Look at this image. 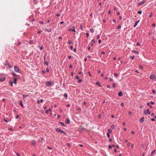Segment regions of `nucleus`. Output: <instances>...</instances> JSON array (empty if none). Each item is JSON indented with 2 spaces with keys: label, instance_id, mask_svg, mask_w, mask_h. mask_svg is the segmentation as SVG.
Segmentation results:
<instances>
[{
  "label": "nucleus",
  "instance_id": "nucleus-9",
  "mask_svg": "<svg viewBox=\"0 0 156 156\" xmlns=\"http://www.w3.org/2000/svg\"><path fill=\"white\" fill-rule=\"evenodd\" d=\"M140 21L139 20H138L137 21H136V22L135 23V24L134 26V27H136V26L137 25V24H138V23H139Z\"/></svg>",
  "mask_w": 156,
  "mask_h": 156
},
{
  "label": "nucleus",
  "instance_id": "nucleus-41",
  "mask_svg": "<svg viewBox=\"0 0 156 156\" xmlns=\"http://www.w3.org/2000/svg\"><path fill=\"white\" fill-rule=\"evenodd\" d=\"M82 81V80L81 79H79L78 80V82L79 83L81 82Z\"/></svg>",
  "mask_w": 156,
  "mask_h": 156
},
{
  "label": "nucleus",
  "instance_id": "nucleus-64",
  "mask_svg": "<svg viewBox=\"0 0 156 156\" xmlns=\"http://www.w3.org/2000/svg\"><path fill=\"white\" fill-rule=\"evenodd\" d=\"M152 92L153 93H155V90H153L152 91Z\"/></svg>",
  "mask_w": 156,
  "mask_h": 156
},
{
  "label": "nucleus",
  "instance_id": "nucleus-56",
  "mask_svg": "<svg viewBox=\"0 0 156 156\" xmlns=\"http://www.w3.org/2000/svg\"><path fill=\"white\" fill-rule=\"evenodd\" d=\"M101 71L100 70H98V73H101Z\"/></svg>",
  "mask_w": 156,
  "mask_h": 156
},
{
  "label": "nucleus",
  "instance_id": "nucleus-4",
  "mask_svg": "<svg viewBox=\"0 0 156 156\" xmlns=\"http://www.w3.org/2000/svg\"><path fill=\"white\" fill-rule=\"evenodd\" d=\"M145 2V1L144 0H143L141 2H140L138 3V5L139 6H140L141 5L144 4Z\"/></svg>",
  "mask_w": 156,
  "mask_h": 156
},
{
  "label": "nucleus",
  "instance_id": "nucleus-14",
  "mask_svg": "<svg viewBox=\"0 0 156 156\" xmlns=\"http://www.w3.org/2000/svg\"><path fill=\"white\" fill-rule=\"evenodd\" d=\"M95 41L93 39L91 41V46H92L93 45V44L95 43Z\"/></svg>",
  "mask_w": 156,
  "mask_h": 156
},
{
  "label": "nucleus",
  "instance_id": "nucleus-35",
  "mask_svg": "<svg viewBox=\"0 0 156 156\" xmlns=\"http://www.w3.org/2000/svg\"><path fill=\"white\" fill-rule=\"evenodd\" d=\"M97 39H98L100 38V35H97Z\"/></svg>",
  "mask_w": 156,
  "mask_h": 156
},
{
  "label": "nucleus",
  "instance_id": "nucleus-33",
  "mask_svg": "<svg viewBox=\"0 0 156 156\" xmlns=\"http://www.w3.org/2000/svg\"><path fill=\"white\" fill-rule=\"evenodd\" d=\"M113 87H116V85L115 83H113L112 85Z\"/></svg>",
  "mask_w": 156,
  "mask_h": 156
},
{
  "label": "nucleus",
  "instance_id": "nucleus-52",
  "mask_svg": "<svg viewBox=\"0 0 156 156\" xmlns=\"http://www.w3.org/2000/svg\"><path fill=\"white\" fill-rule=\"evenodd\" d=\"M43 49V46H41V48H40V49L41 50H42Z\"/></svg>",
  "mask_w": 156,
  "mask_h": 156
},
{
  "label": "nucleus",
  "instance_id": "nucleus-31",
  "mask_svg": "<svg viewBox=\"0 0 156 156\" xmlns=\"http://www.w3.org/2000/svg\"><path fill=\"white\" fill-rule=\"evenodd\" d=\"M121 27V26L120 25H119L117 27V29H119Z\"/></svg>",
  "mask_w": 156,
  "mask_h": 156
},
{
  "label": "nucleus",
  "instance_id": "nucleus-45",
  "mask_svg": "<svg viewBox=\"0 0 156 156\" xmlns=\"http://www.w3.org/2000/svg\"><path fill=\"white\" fill-rule=\"evenodd\" d=\"M46 71L47 72H48L49 71V70L48 68H47L46 69Z\"/></svg>",
  "mask_w": 156,
  "mask_h": 156
},
{
  "label": "nucleus",
  "instance_id": "nucleus-23",
  "mask_svg": "<svg viewBox=\"0 0 156 156\" xmlns=\"http://www.w3.org/2000/svg\"><path fill=\"white\" fill-rule=\"evenodd\" d=\"M9 83H10V84L11 86L12 87L13 86V82L12 81H10L9 82Z\"/></svg>",
  "mask_w": 156,
  "mask_h": 156
},
{
  "label": "nucleus",
  "instance_id": "nucleus-40",
  "mask_svg": "<svg viewBox=\"0 0 156 156\" xmlns=\"http://www.w3.org/2000/svg\"><path fill=\"white\" fill-rule=\"evenodd\" d=\"M86 34V36L87 37H88L89 36V34L88 33H87Z\"/></svg>",
  "mask_w": 156,
  "mask_h": 156
},
{
  "label": "nucleus",
  "instance_id": "nucleus-19",
  "mask_svg": "<svg viewBox=\"0 0 156 156\" xmlns=\"http://www.w3.org/2000/svg\"><path fill=\"white\" fill-rule=\"evenodd\" d=\"M96 84L97 85H98V86L99 87H101V84L99 83V82H98L96 83Z\"/></svg>",
  "mask_w": 156,
  "mask_h": 156
},
{
  "label": "nucleus",
  "instance_id": "nucleus-49",
  "mask_svg": "<svg viewBox=\"0 0 156 156\" xmlns=\"http://www.w3.org/2000/svg\"><path fill=\"white\" fill-rule=\"evenodd\" d=\"M44 101L43 99H41L40 100V102L41 103H42Z\"/></svg>",
  "mask_w": 156,
  "mask_h": 156
},
{
  "label": "nucleus",
  "instance_id": "nucleus-58",
  "mask_svg": "<svg viewBox=\"0 0 156 156\" xmlns=\"http://www.w3.org/2000/svg\"><path fill=\"white\" fill-rule=\"evenodd\" d=\"M150 105V103L149 102H148L147 103V105L148 106Z\"/></svg>",
  "mask_w": 156,
  "mask_h": 156
},
{
  "label": "nucleus",
  "instance_id": "nucleus-57",
  "mask_svg": "<svg viewBox=\"0 0 156 156\" xmlns=\"http://www.w3.org/2000/svg\"><path fill=\"white\" fill-rule=\"evenodd\" d=\"M101 42V41L100 39L98 41V43H100Z\"/></svg>",
  "mask_w": 156,
  "mask_h": 156
},
{
  "label": "nucleus",
  "instance_id": "nucleus-16",
  "mask_svg": "<svg viewBox=\"0 0 156 156\" xmlns=\"http://www.w3.org/2000/svg\"><path fill=\"white\" fill-rule=\"evenodd\" d=\"M5 66H7V65H8L9 67H10V66H9V62H8L7 60L5 62Z\"/></svg>",
  "mask_w": 156,
  "mask_h": 156
},
{
  "label": "nucleus",
  "instance_id": "nucleus-54",
  "mask_svg": "<svg viewBox=\"0 0 156 156\" xmlns=\"http://www.w3.org/2000/svg\"><path fill=\"white\" fill-rule=\"evenodd\" d=\"M155 26V23H153V24H152V26L153 27H154V26Z\"/></svg>",
  "mask_w": 156,
  "mask_h": 156
},
{
  "label": "nucleus",
  "instance_id": "nucleus-28",
  "mask_svg": "<svg viewBox=\"0 0 156 156\" xmlns=\"http://www.w3.org/2000/svg\"><path fill=\"white\" fill-rule=\"evenodd\" d=\"M108 133H111V132H112V130L111 129H108Z\"/></svg>",
  "mask_w": 156,
  "mask_h": 156
},
{
  "label": "nucleus",
  "instance_id": "nucleus-22",
  "mask_svg": "<svg viewBox=\"0 0 156 156\" xmlns=\"http://www.w3.org/2000/svg\"><path fill=\"white\" fill-rule=\"evenodd\" d=\"M33 2H34V3L36 4H37L38 3V2L37 0H34Z\"/></svg>",
  "mask_w": 156,
  "mask_h": 156
},
{
  "label": "nucleus",
  "instance_id": "nucleus-29",
  "mask_svg": "<svg viewBox=\"0 0 156 156\" xmlns=\"http://www.w3.org/2000/svg\"><path fill=\"white\" fill-rule=\"evenodd\" d=\"M107 135L108 136V137L109 138L110 137V134L109 133H107Z\"/></svg>",
  "mask_w": 156,
  "mask_h": 156
},
{
  "label": "nucleus",
  "instance_id": "nucleus-8",
  "mask_svg": "<svg viewBox=\"0 0 156 156\" xmlns=\"http://www.w3.org/2000/svg\"><path fill=\"white\" fill-rule=\"evenodd\" d=\"M20 105L23 108L24 107L23 104L22 103V100H20L19 101Z\"/></svg>",
  "mask_w": 156,
  "mask_h": 156
},
{
  "label": "nucleus",
  "instance_id": "nucleus-7",
  "mask_svg": "<svg viewBox=\"0 0 156 156\" xmlns=\"http://www.w3.org/2000/svg\"><path fill=\"white\" fill-rule=\"evenodd\" d=\"M39 141L41 143H43L44 142V140L43 138H40L39 139Z\"/></svg>",
  "mask_w": 156,
  "mask_h": 156
},
{
  "label": "nucleus",
  "instance_id": "nucleus-20",
  "mask_svg": "<svg viewBox=\"0 0 156 156\" xmlns=\"http://www.w3.org/2000/svg\"><path fill=\"white\" fill-rule=\"evenodd\" d=\"M51 111V109H50V108H49L48 110H46V111H45V113H47L49 111Z\"/></svg>",
  "mask_w": 156,
  "mask_h": 156
},
{
  "label": "nucleus",
  "instance_id": "nucleus-60",
  "mask_svg": "<svg viewBox=\"0 0 156 156\" xmlns=\"http://www.w3.org/2000/svg\"><path fill=\"white\" fill-rule=\"evenodd\" d=\"M60 123H61V124L62 125H63V126H64V123L63 122H60Z\"/></svg>",
  "mask_w": 156,
  "mask_h": 156
},
{
  "label": "nucleus",
  "instance_id": "nucleus-27",
  "mask_svg": "<svg viewBox=\"0 0 156 156\" xmlns=\"http://www.w3.org/2000/svg\"><path fill=\"white\" fill-rule=\"evenodd\" d=\"M142 13V11H138L137 12V13L139 14H141Z\"/></svg>",
  "mask_w": 156,
  "mask_h": 156
},
{
  "label": "nucleus",
  "instance_id": "nucleus-50",
  "mask_svg": "<svg viewBox=\"0 0 156 156\" xmlns=\"http://www.w3.org/2000/svg\"><path fill=\"white\" fill-rule=\"evenodd\" d=\"M21 42H19V43L17 44V45H18H18H20V44H21Z\"/></svg>",
  "mask_w": 156,
  "mask_h": 156
},
{
  "label": "nucleus",
  "instance_id": "nucleus-44",
  "mask_svg": "<svg viewBox=\"0 0 156 156\" xmlns=\"http://www.w3.org/2000/svg\"><path fill=\"white\" fill-rule=\"evenodd\" d=\"M127 145L128 146H129L130 145V144L129 143H127Z\"/></svg>",
  "mask_w": 156,
  "mask_h": 156
},
{
  "label": "nucleus",
  "instance_id": "nucleus-17",
  "mask_svg": "<svg viewBox=\"0 0 156 156\" xmlns=\"http://www.w3.org/2000/svg\"><path fill=\"white\" fill-rule=\"evenodd\" d=\"M73 30H72V31H73V32H76V30H75V27L74 26H73Z\"/></svg>",
  "mask_w": 156,
  "mask_h": 156
},
{
  "label": "nucleus",
  "instance_id": "nucleus-62",
  "mask_svg": "<svg viewBox=\"0 0 156 156\" xmlns=\"http://www.w3.org/2000/svg\"><path fill=\"white\" fill-rule=\"evenodd\" d=\"M154 103L152 101L151 102V104L152 105H153V104H154Z\"/></svg>",
  "mask_w": 156,
  "mask_h": 156
},
{
  "label": "nucleus",
  "instance_id": "nucleus-11",
  "mask_svg": "<svg viewBox=\"0 0 156 156\" xmlns=\"http://www.w3.org/2000/svg\"><path fill=\"white\" fill-rule=\"evenodd\" d=\"M17 81V79L16 78H14L13 79V82L15 83V84L16 83Z\"/></svg>",
  "mask_w": 156,
  "mask_h": 156
},
{
  "label": "nucleus",
  "instance_id": "nucleus-55",
  "mask_svg": "<svg viewBox=\"0 0 156 156\" xmlns=\"http://www.w3.org/2000/svg\"><path fill=\"white\" fill-rule=\"evenodd\" d=\"M68 57L69 59H71L72 58L71 56V55L69 56Z\"/></svg>",
  "mask_w": 156,
  "mask_h": 156
},
{
  "label": "nucleus",
  "instance_id": "nucleus-1",
  "mask_svg": "<svg viewBox=\"0 0 156 156\" xmlns=\"http://www.w3.org/2000/svg\"><path fill=\"white\" fill-rule=\"evenodd\" d=\"M14 69L15 72L17 73H20V70L18 66H14Z\"/></svg>",
  "mask_w": 156,
  "mask_h": 156
},
{
  "label": "nucleus",
  "instance_id": "nucleus-15",
  "mask_svg": "<svg viewBox=\"0 0 156 156\" xmlns=\"http://www.w3.org/2000/svg\"><path fill=\"white\" fill-rule=\"evenodd\" d=\"M66 122L67 124H69L70 122V120L69 119H68L66 120Z\"/></svg>",
  "mask_w": 156,
  "mask_h": 156
},
{
  "label": "nucleus",
  "instance_id": "nucleus-12",
  "mask_svg": "<svg viewBox=\"0 0 156 156\" xmlns=\"http://www.w3.org/2000/svg\"><path fill=\"white\" fill-rule=\"evenodd\" d=\"M45 30L47 31L48 32H50L51 31V28L50 29H46Z\"/></svg>",
  "mask_w": 156,
  "mask_h": 156
},
{
  "label": "nucleus",
  "instance_id": "nucleus-46",
  "mask_svg": "<svg viewBox=\"0 0 156 156\" xmlns=\"http://www.w3.org/2000/svg\"><path fill=\"white\" fill-rule=\"evenodd\" d=\"M76 79H79V76H76Z\"/></svg>",
  "mask_w": 156,
  "mask_h": 156
},
{
  "label": "nucleus",
  "instance_id": "nucleus-6",
  "mask_svg": "<svg viewBox=\"0 0 156 156\" xmlns=\"http://www.w3.org/2000/svg\"><path fill=\"white\" fill-rule=\"evenodd\" d=\"M144 117H143L142 118H141L140 119V123H142L143 122H144Z\"/></svg>",
  "mask_w": 156,
  "mask_h": 156
},
{
  "label": "nucleus",
  "instance_id": "nucleus-36",
  "mask_svg": "<svg viewBox=\"0 0 156 156\" xmlns=\"http://www.w3.org/2000/svg\"><path fill=\"white\" fill-rule=\"evenodd\" d=\"M72 43V42L71 41H69V44H71Z\"/></svg>",
  "mask_w": 156,
  "mask_h": 156
},
{
  "label": "nucleus",
  "instance_id": "nucleus-10",
  "mask_svg": "<svg viewBox=\"0 0 156 156\" xmlns=\"http://www.w3.org/2000/svg\"><path fill=\"white\" fill-rule=\"evenodd\" d=\"M51 81H48L46 82V84L47 86H49L51 85Z\"/></svg>",
  "mask_w": 156,
  "mask_h": 156
},
{
  "label": "nucleus",
  "instance_id": "nucleus-25",
  "mask_svg": "<svg viewBox=\"0 0 156 156\" xmlns=\"http://www.w3.org/2000/svg\"><path fill=\"white\" fill-rule=\"evenodd\" d=\"M147 113H148V114H150V111L148 109H147Z\"/></svg>",
  "mask_w": 156,
  "mask_h": 156
},
{
  "label": "nucleus",
  "instance_id": "nucleus-37",
  "mask_svg": "<svg viewBox=\"0 0 156 156\" xmlns=\"http://www.w3.org/2000/svg\"><path fill=\"white\" fill-rule=\"evenodd\" d=\"M134 58V56H132L131 57H130V58L131 59H133V58Z\"/></svg>",
  "mask_w": 156,
  "mask_h": 156
},
{
  "label": "nucleus",
  "instance_id": "nucleus-38",
  "mask_svg": "<svg viewBox=\"0 0 156 156\" xmlns=\"http://www.w3.org/2000/svg\"><path fill=\"white\" fill-rule=\"evenodd\" d=\"M121 105L122 106H123L124 105V104L123 103V102L121 104Z\"/></svg>",
  "mask_w": 156,
  "mask_h": 156
},
{
  "label": "nucleus",
  "instance_id": "nucleus-5",
  "mask_svg": "<svg viewBox=\"0 0 156 156\" xmlns=\"http://www.w3.org/2000/svg\"><path fill=\"white\" fill-rule=\"evenodd\" d=\"M5 77H0V81L2 82L5 80Z\"/></svg>",
  "mask_w": 156,
  "mask_h": 156
},
{
  "label": "nucleus",
  "instance_id": "nucleus-21",
  "mask_svg": "<svg viewBox=\"0 0 156 156\" xmlns=\"http://www.w3.org/2000/svg\"><path fill=\"white\" fill-rule=\"evenodd\" d=\"M28 96V95L23 94V98H26Z\"/></svg>",
  "mask_w": 156,
  "mask_h": 156
},
{
  "label": "nucleus",
  "instance_id": "nucleus-47",
  "mask_svg": "<svg viewBox=\"0 0 156 156\" xmlns=\"http://www.w3.org/2000/svg\"><path fill=\"white\" fill-rule=\"evenodd\" d=\"M16 155H17V156H20L19 154V153H16Z\"/></svg>",
  "mask_w": 156,
  "mask_h": 156
},
{
  "label": "nucleus",
  "instance_id": "nucleus-53",
  "mask_svg": "<svg viewBox=\"0 0 156 156\" xmlns=\"http://www.w3.org/2000/svg\"><path fill=\"white\" fill-rule=\"evenodd\" d=\"M136 45L137 46H140V44L139 43H137L136 44Z\"/></svg>",
  "mask_w": 156,
  "mask_h": 156
},
{
  "label": "nucleus",
  "instance_id": "nucleus-43",
  "mask_svg": "<svg viewBox=\"0 0 156 156\" xmlns=\"http://www.w3.org/2000/svg\"><path fill=\"white\" fill-rule=\"evenodd\" d=\"M108 147L110 149H111L112 148V146L111 145H109Z\"/></svg>",
  "mask_w": 156,
  "mask_h": 156
},
{
  "label": "nucleus",
  "instance_id": "nucleus-2",
  "mask_svg": "<svg viewBox=\"0 0 156 156\" xmlns=\"http://www.w3.org/2000/svg\"><path fill=\"white\" fill-rule=\"evenodd\" d=\"M150 78L152 80L156 79V76L154 75H152L150 76Z\"/></svg>",
  "mask_w": 156,
  "mask_h": 156
},
{
  "label": "nucleus",
  "instance_id": "nucleus-51",
  "mask_svg": "<svg viewBox=\"0 0 156 156\" xmlns=\"http://www.w3.org/2000/svg\"><path fill=\"white\" fill-rule=\"evenodd\" d=\"M70 49H71V50H72L73 48V46H71L70 47Z\"/></svg>",
  "mask_w": 156,
  "mask_h": 156
},
{
  "label": "nucleus",
  "instance_id": "nucleus-13",
  "mask_svg": "<svg viewBox=\"0 0 156 156\" xmlns=\"http://www.w3.org/2000/svg\"><path fill=\"white\" fill-rule=\"evenodd\" d=\"M118 95L119 96H121L122 95V93L121 91H120L118 94Z\"/></svg>",
  "mask_w": 156,
  "mask_h": 156
},
{
  "label": "nucleus",
  "instance_id": "nucleus-24",
  "mask_svg": "<svg viewBox=\"0 0 156 156\" xmlns=\"http://www.w3.org/2000/svg\"><path fill=\"white\" fill-rule=\"evenodd\" d=\"M155 151V150H154V151H153L151 153V156H152L154 154Z\"/></svg>",
  "mask_w": 156,
  "mask_h": 156
},
{
  "label": "nucleus",
  "instance_id": "nucleus-42",
  "mask_svg": "<svg viewBox=\"0 0 156 156\" xmlns=\"http://www.w3.org/2000/svg\"><path fill=\"white\" fill-rule=\"evenodd\" d=\"M139 67L141 68V69H143V66L142 65H140L139 66Z\"/></svg>",
  "mask_w": 156,
  "mask_h": 156
},
{
  "label": "nucleus",
  "instance_id": "nucleus-61",
  "mask_svg": "<svg viewBox=\"0 0 156 156\" xmlns=\"http://www.w3.org/2000/svg\"><path fill=\"white\" fill-rule=\"evenodd\" d=\"M69 67L70 68H72L73 67L71 65H70L69 66Z\"/></svg>",
  "mask_w": 156,
  "mask_h": 156
},
{
  "label": "nucleus",
  "instance_id": "nucleus-63",
  "mask_svg": "<svg viewBox=\"0 0 156 156\" xmlns=\"http://www.w3.org/2000/svg\"><path fill=\"white\" fill-rule=\"evenodd\" d=\"M107 87L108 88H110V85H108L107 86Z\"/></svg>",
  "mask_w": 156,
  "mask_h": 156
},
{
  "label": "nucleus",
  "instance_id": "nucleus-26",
  "mask_svg": "<svg viewBox=\"0 0 156 156\" xmlns=\"http://www.w3.org/2000/svg\"><path fill=\"white\" fill-rule=\"evenodd\" d=\"M90 30L92 33L94 32V30L93 28H91Z\"/></svg>",
  "mask_w": 156,
  "mask_h": 156
},
{
  "label": "nucleus",
  "instance_id": "nucleus-18",
  "mask_svg": "<svg viewBox=\"0 0 156 156\" xmlns=\"http://www.w3.org/2000/svg\"><path fill=\"white\" fill-rule=\"evenodd\" d=\"M36 144V142L35 140H32V144L33 145H34L35 144Z\"/></svg>",
  "mask_w": 156,
  "mask_h": 156
},
{
  "label": "nucleus",
  "instance_id": "nucleus-59",
  "mask_svg": "<svg viewBox=\"0 0 156 156\" xmlns=\"http://www.w3.org/2000/svg\"><path fill=\"white\" fill-rule=\"evenodd\" d=\"M40 23L41 24H43V21H41L40 22Z\"/></svg>",
  "mask_w": 156,
  "mask_h": 156
},
{
  "label": "nucleus",
  "instance_id": "nucleus-32",
  "mask_svg": "<svg viewBox=\"0 0 156 156\" xmlns=\"http://www.w3.org/2000/svg\"><path fill=\"white\" fill-rule=\"evenodd\" d=\"M111 127L112 129H115V127H114V126L113 125H112L111 126Z\"/></svg>",
  "mask_w": 156,
  "mask_h": 156
},
{
  "label": "nucleus",
  "instance_id": "nucleus-39",
  "mask_svg": "<svg viewBox=\"0 0 156 156\" xmlns=\"http://www.w3.org/2000/svg\"><path fill=\"white\" fill-rule=\"evenodd\" d=\"M64 96L67 97V94L65 93L64 94Z\"/></svg>",
  "mask_w": 156,
  "mask_h": 156
},
{
  "label": "nucleus",
  "instance_id": "nucleus-34",
  "mask_svg": "<svg viewBox=\"0 0 156 156\" xmlns=\"http://www.w3.org/2000/svg\"><path fill=\"white\" fill-rule=\"evenodd\" d=\"M44 63L47 66L48 65V62H46V61H45V62H44Z\"/></svg>",
  "mask_w": 156,
  "mask_h": 156
},
{
  "label": "nucleus",
  "instance_id": "nucleus-30",
  "mask_svg": "<svg viewBox=\"0 0 156 156\" xmlns=\"http://www.w3.org/2000/svg\"><path fill=\"white\" fill-rule=\"evenodd\" d=\"M114 75L115 76V77H117V76H118V74L116 73H114Z\"/></svg>",
  "mask_w": 156,
  "mask_h": 156
},
{
  "label": "nucleus",
  "instance_id": "nucleus-3",
  "mask_svg": "<svg viewBox=\"0 0 156 156\" xmlns=\"http://www.w3.org/2000/svg\"><path fill=\"white\" fill-rule=\"evenodd\" d=\"M56 131L57 132L59 133H60V132H62V133H64V132H63V130H61L60 129L58 128L56 129Z\"/></svg>",
  "mask_w": 156,
  "mask_h": 156
},
{
  "label": "nucleus",
  "instance_id": "nucleus-48",
  "mask_svg": "<svg viewBox=\"0 0 156 156\" xmlns=\"http://www.w3.org/2000/svg\"><path fill=\"white\" fill-rule=\"evenodd\" d=\"M151 121H155V119L154 118H152L151 119Z\"/></svg>",
  "mask_w": 156,
  "mask_h": 156
}]
</instances>
